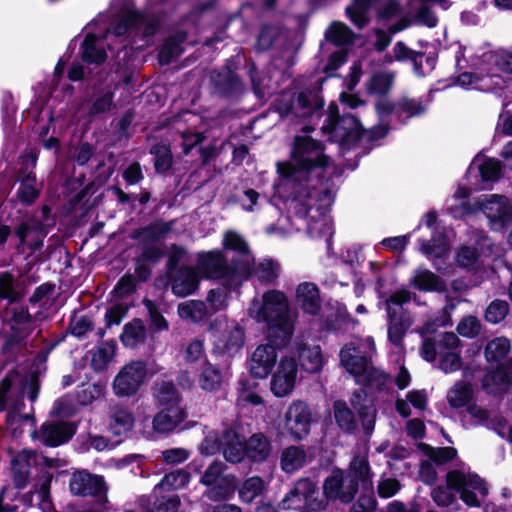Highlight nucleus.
I'll list each match as a JSON object with an SVG mask.
<instances>
[{"label":"nucleus","mask_w":512,"mask_h":512,"mask_svg":"<svg viewBox=\"0 0 512 512\" xmlns=\"http://www.w3.org/2000/svg\"><path fill=\"white\" fill-rule=\"evenodd\" d=\"M246 438L243 424L234 420L220 432L209 433L199 445V451L207 456L222 454L228 463L240 464L243 463Z\"/></svg>","instance_id":"7ed1b4c3"},{"label":"nucleus","mask_w":512,"mask_h":512,"mask_svg":"<svg viewBox=\"0 0 512 512\" xmlns=\"http://www.w3.org/2000/svg\"><path fill=\"white\" fill-rule=\"evenodd\" d=\"M473 399V389L467 382H458L448 392L447 401L452 408H463Z\"/></svg>","instance_id":"ea45409f"},{"label":"nucleus","mask_w":512,"mask_h":512,"mask_svg":"<svg viewBox=\"0 0 512 512\" xmlns=\"http://www.w3.org/2000/svg\"><path fill=\"white\" fill-rule=\"evenodd\" d=\"M239 286V278L222 280L221 286L208 291L206 301L210 304L214 312H218L227 306L228 298Z\"/></svg>","instance_id":"bb28decb"},{"label":"nucleus","mask_w":512,"mask_h":512,"mask_svg":"<svg viewBox=\"0 0 512 512\" xmlns=\"http://www.w3.org/2000/svg\"><path fill=\"white\" fill-rule=\"evenodd\" d=\"M509 313V304L505 300H493L485 310L484 318L491 324L502 322Z\"/></svg>","instance_id":"3c124183"},{"label":"nucleus","mask_w":512,"mask_h":512,"mask_svg":"<svg viewBox=\"0 0 512 512\" xmlns=\"http://www.w3.org/2000/svg\"><path fill=\"white\" fill-rule=\"evenodd\" d=\"M264 490V481L260 476L247 478L238 488V494L241 501L251 503L256 497L260 496Z\"/></svg>","instance_id":"de8ad7c7"},{"label":"nucleus","mask_w":512,"mask_h":512,"mask_svg":"<svg viewBox=\"0 0 512 512\" xmlns=\"http://www.w3.org/2000/svg\"><path fill=\"white\" fill-rule=\"evenodd\" d=\"M373 473L367 457L354 456L343 470L335 467L323 482V494L327 500L350 504L360 487L362 493L350 512H375L377 500L373 492Z\"/></svg>","instance_id":"f03ea898"},{"label":"nucleus","mask_w":512,"mask_h":512,"mask_svg":"<svg viewBox=\"0 0 512 512\" xmlns=\"http://www.w3.org/2000/svg\"><path fill=\"white\" fill-rule=\"evenodd\" d=\"M258 321L267 326L266 345H260L253 352L250 373L253 378H267L277 361V350L284 348L291 340L294 323L290 316L288 299L284 292L269 290L263 294L262 305L257 312Z\"/></svg>","instance_id":"f257e3e1"},{"label":"nucleus","mask_w":512,"mask_h":512,"mask_svg":"<svg viewBox=\"0 0 512 512\" xmlns=\"http://www.w3.org/2000/svg\"><path fill=\"white\" fill-rule=\"evenodd\" d=\"M307 454L303 446L284 448L280 456V467L285 473H293L306 464Z\"/></svg>","instance_id":"2f4dec72"},{"label":"nucleus","mask_w":512,"mask_h":512,"mask_svg":"<svg viewBox=\"0 0 512 512\" xmlns=\"http://www.w3.org/2000/svg\"><path fill=\"white\" fill-rule=\"evenodd\" d=\"M256 275L261 283L273 284L280 275V265L273 259H265L258 264Z\"/></svg>","instance_id":"8fccbe9b"},{"label":"nucleus","mask_w":512,"mask_h":512,"mask_svg":"<svg viewBox=\"0 0 512 512\" xmlns=\"http://www.w3.org/2000/svg\"><path fill=\"white\" fill-rule=\"evenodd\" d=\"M394 83V74L391 72H375L366 83L367 92L378 97H386Z\"/></svg>","instance_id":"f704fd0d"},{"label":"nucleus","mask_w":512,"mask_h":512,"mask_svg":"<svg viewBox=\"0 0 512 512\" xmlns=\"http://www.w3.org/2000/svg\"><path fill=\"white\" fill-rule=\"evenodd\" d=\"M120 341L125 347L134 348L146 340V327L140 318H134L123 326Z\"/></svg>","instance_id":"473e14b6"},{"label":"nucleus","mask_w":512,"mask_h":512,"mask_svg":"<svg viewBox=\"0 0 512 512\" xmlns=\"http://www.w3.org/2000/svg\"><path fill=\"white\" fill-rule=\"evenodd\" d=\"M297 371V361L293 357H283L279 362L277 371L271 378V392L276 397L289 395L294 389Z\"/></svg>","instance_id":"4468645a"},{"label":"nucleus","mask_w":512,"mask_h":512,"mask_svg":"<svg viewBox=\"0 0 512 512\" xmlns=\"http://www.w3.org/2000/svg\"><path fill=\"white\" fill-rule=\"evenodd\" d=\"M180 505L178 495L162 496L154 501L151 512H177Z\"/></svg>","instance_id":"774afa93"},{"label":"nucleus","mask_w":512,"mask_h":512,"mask_svg":"<svg viewBox=\"0 0 512 512\" xmlns=\"http://www.w3.org/2000/svg\"><path fill=\"white\" fill-rule=\"evenodd\" d=\"M356 381L362 384V388L353 392L350 403L352 408L357 411L364 435L370 437L375 429L377 410L372 402L368 403L366 394L373 389L377 392L383 391L390 382V375L371 367L363 375L362 380L357 379Z\"/></svg>","instance_id":"20e7f679"},{"label":"nucleus","mask_w":512,"mask_h":512,"mask_svg":"<svg viewBox=\"0 0 512 512\" xmlns=\"http://www.w3.org/2000/svg\"><path fill=\"white\" fill-rule=\"evenodd\" d=\"M16 282L12 272H0V301L7 300L9 304H14L23 299V294L15 288Z\"/></svg>","instance_id":"58836bf2"},{"label":"nucleus","mask_w":512,"mask_h":512,"mask_svg":"<svg viewBox=\"0 0 512 512\" xmlns=\"http://www.w3.org/2000/svg\"><path fill=\"white\" fill-rule=\"evenodd\" d=\"M134 426L133 414L124 408H116L111 416L110 428L112 432L120 436L130 430Z\"/></svg>","instance_id":"a18cd8bd"},{"label":"nucleus","mask_w":512,"mask_h":512,"mask_svg":"<svg viewBox=\"0 0 512 512\" xmlns=\"http://www.w3.org/2000/svg\"><path fill=\"white\" fill-rule=\"evenodd\" d=\"M410 284L415 289L424 292H442L445 290V284L440 276L428 269H416Z\"/></svg>","instance_id":"c756f323"},{"label":"nucleus","mask_w":512,"mask_h":512,"mask_svg":"<svg viewBox=\"0 0 512 512\" xmlns=\"http://www.w3.org/2000/svg\"><path fill=\"white\" fill-rule=\"evenodd\" d=\"M342 366L354 377L359 379L368 370V358L366 355L350 354L341 351Z\"/></svg>","instance_id":"79ce46f5"},{"label":"nucleus","mask_w":512,"mask_h":512,"mask_svg":"<svg viewBox=\"0 0 512 512\" xmlns=\"http://www.w3.org/2000/svg\"><path fill=\"white\" fill-rule=\"evenodd\" d=\"M127 22L134 25V30H142L145 37L154 36L161 25V20L156 14H147L138 10L128 11Z\"/></svg>","instance_id":"c85d7f7f"},{"label":"nucleus","mask_w":512,"mask_h":512,"mask_svg":"<svg viewBox=\"0 0 512 512\" xmlns=\"http://www.w3.org/2000/svg\"><path fill=\"white\" fill-rule=\"evenodd\" d=\"M244 343V329L236 324L218 337L214 343V351L221 356L233 357L243 348Z\"/></svg>","instance_id":"f3484780"},{"label":"nucleus","mask_w":512,"mask_h":512,"mask_svg":"<svg viewBox=\"0 0 512 512\" xmlns=\"http://www.w3.org/2000/svg\"><path fill=\"white\" fill-rule=\"evenodd\" d=\"M238 489V479L233 474L222 476L220 480L212 486L211 498L215 500H227L231 498Z\"/></svg>","instance_id":"c03bdc74"},{"label":"nucleus","mask_w":512,"mask_h":512,"mask_svg":"<svg viewBox=\"0 0 512 512\" xmlns=\"http://www.w3.org/2000/svg\"><path fill=\"white\" fill-rule=\"evenodd\" d=\"M398 109L408 118L420 116L426 113L427 107L420 99L402 97L397 103Z\"/></svg>","instance_id":"13d9d810"},{"label":"nucleus","mask_w":512,"mask_h":512,"mask_svg":"<svg viewBox=\"0 0 512 512\" xmlns=\"http://www.w3.org/2000/svg\"><path fill=\"white\" fill-rule=\"evenodd\" d=\"M165 253L162 248L152 244H142L141 254L138 260L151 265H156L164 257Z\"/></svg>","instance_id":"338daca9"},{"label":"nucleus","mask_w":512,"mask_h":512,"mask_svg":"<svg viewBox=\"0 0 512 512\" xmlns=\"http://www.w3.org/2000/svg\"><path fill=\"white\" fill-rule=\"evenodd\" d=\"M452 491H454V490L451 488H448L447 484H446V486L440 485V486H437L432 489L431 498L437 506L449 507L456 500V497L452 493Z\"/></svg>","instance_id":"69168bd1"},{"label":"nucleus","mask_w":512,"mask_h":512,"mask_svg":"<svg viewBox=\"0 0 512 512\" xmlns=\"http://www.w3.org/2000/svg\"><path fill=\"white\" fill-rule=\"evenodd\" d=\"M501 162L494 158L485 159L479 166V173L484 182H495L501 178Z\"/></svg>","instance_id":"4d7b16f0"},{"label":"nucleus","mask_w":512,"mask_h":512,"mask_svg":"<svg viewBox=\"0 0 512 512\" xmlns=\"http://www.w3.org/2000/svg\"><path fill=\"white\" fill-rule=\"evenodd\" d=\"M223 383L222 370L205 359L201 365V372L198 377L199 387L206 392H217Z\"/></svg>","instance_id":"cd10ccee"},{"label":"nucleus","mask_w":512,"mask_h":512,"mask_svg":"<svg viewBox=\"0 0 512 512\" xmlns=\"http://www.w3.org/2000/svg\"><path fill=\"white\" fill-rule=\"evenodd\" d=\"M173 222L157 220L146 226L134 229L129 237L132 240H139L141 244H150L153 241L163 239L172 229Z\"/></svg>","instance_id":"b1692460"},{"label":"nucleus","mask_w":512,"mask_h":512,"mask_svg":"<svg viewBox=\"0 0 512 512\" xmlns=\"http://www.w3.org/2000/svg\"><path fill=\"white\" fill-rule=\"evenodd\" d=\"M114 93L107 91L101 96L96 97L88 108V116L95 117L106 113L113 108Z\"/></svg>","instance_id":"bf43d9fd"},{"label":"nucleus","mask_w":512,"mask_h":512,"mask_svg":"<svg viewBox=\"0 0 512 512\" xmlns=\"http://www.w3.org/2000/svg\"><path fill=\"white\" fill-rule=\"evenodd\" d=\"M296 301L301 309L312 316L321 310V297L318 286L312 282H304L296 289Z\"/></svg>","instance_id":"412c9836"},{"label":"nucleus","mask_w":512,"mask_h":512,"mask_svg":"<svg viewBox=\"0 0 512 512\" xmlns=\"http://www.w3.org/2000/svg\"><path fill=\"white\" fill-rule=\"evenodd\" d=\"M484 388L491 385L509 389L512 386V358L499 363L497 367L487 372L482 383Z\"/></svg>","instance_id":"7c9ffc66"},{"label":"nucleus","mask_w":512,"mask_h":512,"mask_svg":"<svg viewBox=\"0 0 512 512\" xmlns=\"http://www.w3.org/2000/svg\"><path fill=\"white\" fill-rule=\"evenodd\" d=\"M77 424L74 422H44L39 430L32 432L31 436L38 439L47 447H58L70 441L77 432Z\"/></svg>","instance_id":"ddd939ff"},{"label":"nucleus","mask_w":512,"mask_h":512,"mask_svg":"<svg viewBox=\"0 0 512 512\" xmlns=\"http://www.w3.org/2000/svg\"><path fill=\"white\" fill-rule=\"evenodd\" d=\"M148 376V365L143 360L125 364L115 376L112 389L118 398L135 396Z\"/></svg>","instance_id":"6e6552de"},{"label":"nucleus","mask_w":512,"mask_h":512,"mask_svg":"<svg viewBox=\"0 0 512 512\" xmlns=\"http://www.w3.org/2000/svg\"><path fill=\"white\" fill-rule=\"evenodd\" d=\"M200 278L191 266H182L171 280V291L178 297L193 294L199 286Z\"/></svg>","instance_id":"a211bd4d"},{"label":"nucleus","mask_w":512,"mask_h":512,"mask_svg":"<svg viewBox=\"0 0 512 512\" xmlns=\"http://www.w3.org/2000/svg\"><path fill=\"white\" fill-rule=\"evenodd\" d=\"M243 463L261 465L269 462L273 455L272 440L263 432H255L246 438Z\"/></svg>","instance_id":"2eb2a0df"},{"label":"nucleus","mask_w":512,"mask_h":512,"mask_svg":"<svg viewBox=\"0 0 512 512\" xmlns=\"http://www.w3.org/2000/svg\"><path fill=\"white\" fill-rule=\"evenodd\" d=\"M511 350V344L506 337H496L489 341L484 349V356L488 363H500Z\"/></svg>","instance_id":"e433bc0d"},{"label":"nucleus","mask_w":512,"mask_h":512,"mask_svg":"<svg viewBox=\"0 0 512 512\" xmlns=\"http://www.w3.org/2000/svg\"><path fill=\"white\" fill-rule=\"evenodd\" d=\"M191 474L183 469H176L166 473L161 481L156 485V488L171 491L178 490L187 486L190 482Z\"/></svg>","instance_id":"37998d69"},{"label":"nucleus","mask_w":512,"mask_h":512,"mask_svg":"<svg viewBox=\"0 0 512 512\" xmlns=\"http://www.w3.org/2000/svg\"><path fill=\"white\" fill-rule=\"evenodd\" d=\"M93 329L94 322L89 315L77 317L76 312H74L69 319L67 332L77 339H83Z\"/></svg>","instance_id":"09e8293b"},{"label":"nucleus","mask_w":512,"mask_h":512,"mask_svg":"<svg viewBox=\"0 0 512 512\" xmlns=\"http://www.w3.org/2000/svg\"><path fill=\"white\" fill-rule=\"evenodd\" d=\"M143 303L148 310L151 326L154 327L157 331L167 330L169 328L168 321L162 315L157 305L149 299H144Z\"/></svg>","instance_id":"e2e57ef3"},{"label":"nucleus","mask_w":512,"mask_h":512,"mask_svg":"<svg viewBox=\"0 0 512 512\" xmlns=\"http://www.w3.org/2000/svg\"><path fill=\"white\" fill-rule=\"evenodd\" d=\"M43 226L40 222L31 224L27 221L20 222L14 229V235L18 238L19 243L17 248L23 247L27 244V238L35 232H41Z\"/></svg>","instance_id":"0e129e2a"},{"label":"nucleus","mask_w":512,"mask_h":512,"mask_svg":"<svg viewBox=\"0 0 512 512\" xmlns=\"http://www.w3.org/2000/svg\"><path fill=\"white\" fill-rule=\"evenodd\" d=\"M387 315L388 340L396 347L402 346L404 336L413 323L410 313L404 308L389 307Z\"/></svg>","instance_id":"dca6fc26"},{"label":"nucleus","mask_w":512,"mask_h":512,"mask_svg":"<svg viewBox=\"0 0 512 512\" xmlns=\"http://www.w3.org/2000/svg\"><path fill=\"white\" fill-rule=\"evenodd\" d=\"M187 38L188 33L184 30H179L169 35L158 52L160 65H169L175 58L179 57L184 52L182 45L186 42Z\"/></svg>","instance_id":"5701e85b"},{"label":"nucleus","mask_w":512,"mask_h":512,"mask_svg":"<svg viewBox=\"0 0 512 512\" xmlns=\"http://www.w3.org/2000/svg\"><path fill=\"white\" fill-rule=\"evenodd\" d=\"M157 400L161 407L180 405L177 388L172 382H163L157 393Z\"/></svg>","instance_id":"864d4df0"},{"label":"nucleus","mask_w":512,"mask_h":512,"mask_svg":"<svg viewBox=\"0 0 512 512\" xmlns=\"http://www.w3.org/2000/svg\"><path fill=\"white\" fill-rule=\"evenodd\" d=\"M41 193V189L37 187L36 182H20L16 196L20 203L30 206L36 202Z\"/></svg>","instance_id":"6e6d98bb"},{"label":"nucleus","mask_w":512,"mask_h":512,"mask_svg":"<svg viewBox=\"0 0 512 512\" xmlns=\"http://www.w3.org/2000/svg\"><path fill=\"white\" fill-rule=\"evenodd\" d=\"M357 411L347 405L344 400L333 402V416L338 428L346 434H354L358 430Z\"/></svg>","instance_id":"a878e982"},{"label":"nucleus","mask_w":512,"mask_h":512,"mask_svg":"<svg viewBox=\"0 0 512 512\" xmlns=\"http://www.w3.org/2000/svg\"><path fill=\"white\" fill-rule=\"evenodd\" d=\"M30 331L20 326L12 324L10 326V333L6 335L2 351L7 352L13 347L19 346L29 336Z\"/></svg>","instance_id":"680f3d73"},{"label":"nucleus","mask_w":512,"mask_h":512,"mask_svg":"<svg viewBox=\"0 0 512 512\" xmlns=\"http://www.w3.org/2000/svg\"><path fill=\"white\" fill-rule=\"evenodd\" d=\"M446 482L448 488L459 493L460 499L469 507H480V501L475 491H478L483 497L488 494L484 479L476 473L466 475L457 469L450 470L446 474Z\"/></svg>","instance_id":"0eeeda50"},{"label":"nucleus","mask_w":512,"mask_h":512,"mask_svg":"<svg viewBox=\"0 0 512 512\" xmlns=\"http://www.w3.org/2000/svg\"><path fill=\"white\" fill-rule=\"evenodd\" d=\"M178 315L182 319H189L194 323L204 320L207 315V306L203 301L190 300L178 305Z\"/></svg>","instance_id":"a19ab883"},{"label":"nucleus","mask_w":512,"mask_h":512,"mask_svg":"<svg viewBox=\"0 0 512 512\" xmlns=\"http://www.w3.org/2000/svg\"><path fill=\"white\" fill-rule=\"evenodd\" d=\"M323 134L328 135L331 142L337 143L342 153L351 151L365 137L366 128L359 117L351 113H344L342 120L335 128H330Z\"/></svg>","instance_id":"1a4fd4ad"},{"label":"nucleus","mask_w":512,"mask_h":512,"mask_svg":"<svg viewBox=\"0 0 512 512\" xmlns=\"http://www.w3.org/2000/svg\"><path fill=\"white\" fill-rule=\"evenodd\" d=\"M211 94L225 100H237L243 92V83L239 75L228 65L210 72Z\"/></svg>","instance_id":"f8f14e48"},{"label":"nucleus","mask_w":512,"mask_h":512,"mask_svg":"<svg viewBox=\"0 0 512 512\" xmlns=\"http://www.w3.org/2000/svg\"><path fill=\"white\" fill-rule=\"evenodd\" d=\"M313 413L305 401L293 400L284 413L283 429L294 441H302L311 432Z\"/></svg>","instance_id":"9d476101"},{"label":"nucleus","mask_w":512,"mask_h":512,"mask_svg":"<svg viewBox=\"0 0 512 512\" xmlns=\"http://www.w3.org/2000/svg\"><path fill=\"white\" fill-rule=\"evenodd\" d=\"M490 228L493 231L500 232L512 225V205L503 203L499 205L495 213L488 216Z\"/></svg>","instance_id":"49530a36"},{"label":"nucleus","mask_w":512,"mask_h":512,"mask_svg":"<svg viewBox=\"0 0 512 512\" xmlns=\"http://www.w3.org/2000/svg\"><path fill=\"white\" fill-rule=\"evenodd\" d=\"M351 34L352 32L347 25L341 22H333L325 36L331 43L342 45L350 41Z\"/></svg>","instance_id":"5fc2aeb1"},{"label":"nucleus","mask_w":512,"mask_h":512,"mask_svg":"<svg viewBox=\"0 0 512 512\" xmlns=\"http://www.w3.org/2000/svg\"><path fill=\"white\" fill-rule=\"evenodd\" d=\"M117 344L114 339L101 341L95 352L92 354L91 366L95 371H102L107 368L116 354Z\"/></svg>","instance_id":"72a5a7b5"},{"label":"nucleus","mask_w":512,"mask_h":512,"mask_svg":"<svg viewBox=\"0 0 512 512\" xmlns=\"http://www.w3.org/2000/svg\"><path fill=\"white\" fill-rule=\"evenodd\" d=\"M296 102L304 116L312 118L314 115L317 117L322 115L325 100L320 87L302 89L297 95Z\"/></svg>","instance_id":"6ab92c4d"},{"label":"nucleus","mask_w":512,"mask_h":512,"mask_svg":"<svg viewBox=\"0 0 512 512\" xmlns=\"http://www.w3.org/2000/svg\"><path fill=\"white\" fill-rule=\"evenodd\" d=\"M154 156V169L157 174L167 173L173 165V155L169 145L156 143L150 149Z\"/></svg>","instance_id":"4c0bfd02"},{"label":"nucleus","mask_w":512,"mask_h":512,"mask_svg":"<svg viewBox=\"0 0 512 512\" xmlns=\"http://www.w3.org/2000/svg\"><path fill=\"white\" fill-rule=\"evenodd\" d=\"M226 465L219 461H213L201 475L200 483L207 487L214 486L222 478Z\"/></svg>","instance_id":"052dcab7"},{"label":"nucleus","mask_w":512,"mask_h":512,"mask_svg":"<svg viewBox=\"0 0 512 512\" xmlns=\"http://www.w3.org/2000/svg\"><path fill=\"white\" fill-rule=\"evenodd\" d=\"M318 488L310 478L299 479L290 490V497L301 496L307 511H320L323 509L322 501H318Z\"/></svg>","instance_id":"393cba45"},{"label":"nucleus","mask_w":512,"mask_h":512,"mask_svg":"<svg viewBox=\"0 0 512 512\" xmlns=\"http://www.w3.org/2000/svg\"><path fill=\"white\" fill-rule=\"evenodd\" d=\"M325 150L326 146L323 141L316 140L309 135L295 136L291 158L297 171L304 173L319 171V175L323 174L330 162Z\"/></svg>","instance_id":"39448f33"},{"label":"nucleus","mask_w":512,"mask_h":512,"mask_svg":"<svg viewBox=\"0 0 512 512\" xmlns=\"http://www.w3.org/2000/svg\"><path fill=\"white\" fill-rule=\"evenodd\" d=\"M246 266L239 259H232L228 263L222 251L211 250L197 254L196 267L198 272L206 279L229 280L239 278V265Z\"/></svg>","instance_id":"423d86ee"},{"label":"nucleus","mask_w":512,"mask_h":512,"mask_svg":"<svg viewBox=\"0 0 512 512\" xmlns=\"http://www.w3.org/2000/svg\"><path fill=\"white\" fill-rule=\"evenodd\" d=\"M185 418L186 412L180 405L162 407L153 419V429L158 433L172 432Z\"/></svg>","instance_id":"aec40b11"},{"label":"nucleus","mask_w":512,"mask_h":512,"mask_svg":"<svg viewBox=\"0 0 512 512\" xmlns=\"http://www.w3.org/2000/svg\"><path fill=\"white\" fill-rule=\"evenodd\" d=\"M69 489L72 495L78 497L96 498L101 503L108 501V487L104 476L92 474L87 470H76L72 473Z\"/></svg>","instance_id":"9b49d317"},{"label":"nucleus","mask_w":512,"mask_h":512,"mask_svg":"<svg viewBox=\"0 0 512 512\" xmlns=\"http://www.w3.org/2000/svg\"><path fill=\"white\" fill-rule=\"evenodd\" d=\"M137 291L136 278L131 273H125L117 281L111 294L119 299H124L127 296L134 294Z\"/></svg>","instance_id":"603ef678"},{"label":"nucleus","mask_w":512,"mask_h":512,"mask_svg":"<svg viewBox=\"0 0 512 512\" xmlns=\"http://www.w3.org/2000/svg\"><path fill=\"white\" fill-rule=\"evenodd\" d=\"M298 362L301 368L307 373H318L322 370L324 359L319 345L310 346L307 343L299 342L296 345Z\"/></svg>","instance_id":"4be33fe9"},{"label":"nucleus","mask_w":512,"mask_h":512,"mask_svg":"<svg viewBox=\"0 0 512 512\" xmlns=\"http://www.w3.org/2000/svg\"><path fill=\"white\" fill-rule=\"evenodd\" d=\"M96 36L94 34H87L81 43L80 52L83 62L88 64H102L107 58V53L104 49L98 48L96 44Z\"/></svg>","instance_id":"c9c22d12"}]
</instances>
